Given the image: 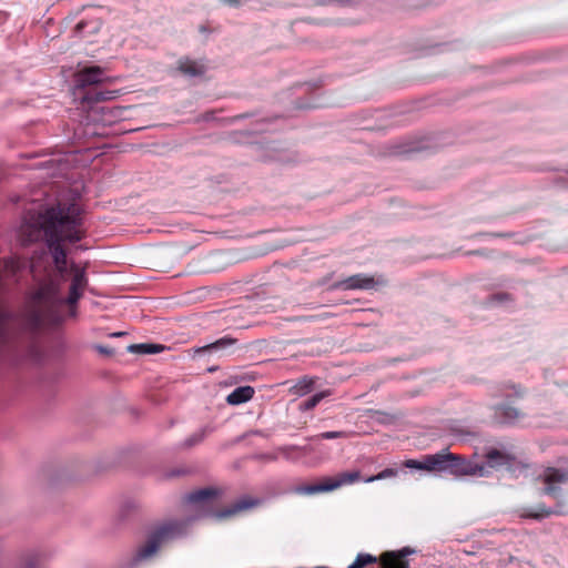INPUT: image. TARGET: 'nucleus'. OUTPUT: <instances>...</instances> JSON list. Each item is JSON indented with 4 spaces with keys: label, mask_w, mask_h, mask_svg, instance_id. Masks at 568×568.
Returning <instances> with one entry per match:
<instances>
[{
    "label": "nucleus",
    "mask_w": 568,
    "mask_h": 568,
    "mask_svg": "<svg viewBox=\"0 0 568 568\" xmlns=\"http://www.w3.org/2000/svg\"><path fill=\"white\" fill-rule=\"evenodd\" d=\"M72 281L67 300L59 295V285L52 278L40 284L30 295L26 310L24 322L31 331H38L47 324H54L60 321V310L64 303L74 305L81 298L87 285L88 277L85 268L72 263L70 266Z\"/></svg>",
    "instance_id": "obj_1"
},
{
    "label": "nucleus",
    "mask_w": 568,
    "mask_h": 568,
    "mask_svg": "<svg viewBox=\"0 0 568 568\" xmlns=\"http://www.w3.org/2000/svg\"><path fill=\"white\" fill-rule=\"evenodd\" d=\"M81 215V206L75 202H59L47 210L44 235L54 265L67 261V251L62 245L64 242L75 243L85 236Z\"/></svg>",
    "instance_id": "obj_2"
},
{
    "label": "nucleus",
    "mask_w": 568,
    "mask_h": 568,
    "mask_svg": "<svg viewBox=\"0 0 568 568\" xmlns=\"http://www.w3.org/2000/svg\"><path fill=\"white\" fill-rule=\"evenodd\" d=\"M186 532V523L168 521L154 528L148 536L145 542L139 548L138 557L146 559L169 541L183 536Z\"/></svg>",
    "instance_id": "obj_3"
},
{
    "label": "nucleus",
    "mask_w": 568,
    "mask_h": 568,
    "mask_svg": "<svg viewBox=\"0 0 568 568\" xmlns=\"http://www.w3.org/2000/svg\"><path fill=\"white\" fill-rule=\"evenodd\" d=\"M361 480V471H343L334 477H325L321 481L311 485H301L294 488L298 495H315L336 490L346 485H353Z\"/></svg>",
    "instance_id": "obj_4"
},
{
    "label": "nucleus",
    "mask_w": 568,
    "mask_h": 568,
    "mask_svg": "<svg viewBox=\"0 0 568 568\" xmlns=\"http://www.w3.org/2000/svg\"><path fill=\"white\" fill-rule=\"evenodd\" d=\"M538 479L544 485V494L554 498L561 496V486L568 484V468L547 467Z\"/></svg>",
    "instance_id": "obj_5"
},
{
    "label": "nucleus",
    "mask_w": 568,
    "mask_h": 568,
    "mask_svg": "<svg viewBox=\"0 0 568 568\" xmlns=\"http://www.w3.org/2000/svg\"><path fill=\"white\" fill-rule=\"evenodd\" d=\"M446 470L455 476H486L488 474L484 464L467 460L456 454H452V458H448Z\"/></svg>",
    "instance_id": "obj_6"
},
{
    "label": "nucleus",
    "mask_w": 568,
    "mask_h": 568,
    "mask_svg": "<svg viewBox=\"0 0 568 568\" xmlns=\"http://www.w3.org/2000/svg\"><path fill=\"white\" fill-rule=\"evenodd\" d=\"M414 552L410 547L385 551L379 556V568H410L407 556Z\"/></svg>",
    "instance_id": "obj_7"
},
{
    "label": "nucleus",
    "mask_w": 568,
    "mask_h": 568,
    "mask_svg": "<svg viewBox=\"0 0 568 568\" xmlns=\"http://www.w3.org/2000/svg\"><path fill=\"white\" fill-rule=\"evenodd\" d=\"M516 514L523 519L542 520L551 515H562L564 513L561 510L549 508L544 503H539L535 506L519 507L516 509Z\"/></svg>",
    "instance_id": "obj_8"
},
{
    "label": "nucleus",
    "mask_w": 568,
    "mask_h": 568,
    "mask_svg": "<svg viewBox=\"0 0 568 568\" xmlns=\"http://www.w3.org/2000/svg\"><path fill=\"white\" fill-rule=\"evenodd\" d=\"M257 505H258V499L245 496V497L237 499L235 503H233L229 507L214 513L213 515L217 519H225V518L236 516V515H239L243 511H246L248 509H252Z\"/></svg>",
    "instance_id": "obj_9"
},
{
    "label": "nucleus",
    "mask_w": 568,
    "mask_h": 568,
    "mask_svg": "<svg viewBox=\"0 0 568 568\" xmlns=\"http://www.w3.org/2000/svg\"><path fill=\"white\" fill-rule=\"evenodd\" d=\"M79 87H91L104 81V70L101 67L92 65L79 70L75 74Z\"/></svg>",
    "instance_id": "obj_10"
},
{
    "label": "nucleus",
    "mask_w": 568,
    "mask_h": 568,
    "mask_svg": "<svg viewBox=\"0 0 568 568\" xmlns=\"http://www.w3.org/2000/svg\"><path fill=\"white\" fill-rule=\"evenodd\" d=\"M219 496V490L214 488H203L187 494L184 501L197 505L202 510H209L212 501Z\"/></svg>",
    "instance_id": "obj_11"
},
{
    "label": "nucleus",
    "mask_w": 568,
    "mask_h": 568,
    "mask_svg": "<svg viewBox=\"0 0 568 568\" xmlns=\"http://www.w3.org/2000/svg\"><path fill=\"white\" fill-rule=\"evenodd\" d=\"M176 69L186 77H202L206 72L207 67L203 60H193L189 57H183L178 60Z\"/></svg>",
    "instance_id": "obj_12"
},
{
    "label": "nucleus",
    "mask_w": 568,
    "mask_h": 568,
    "mask_svg": "<svg viewBox=\"0 0 568 568\" xmlns=\"http://www.w3.org/2000/svg\"><path fill=\"white\" fill-rule=\"evenodd\" d=\"M525 413L508 403L495 406V419L500 424H515L517 420L523 418Z\"/></svg>",
    "instance_id": "obj_13"
},
{
    "label": "nucleus",
    "mask_w": 568,
    "mask_h": 568,
    "mask_svg": "<svg viewBox=\"0 0 568 568\" xmlns=\"http://www.w3.org/2000/svg\"><path fill=\"white\" fill-rule=\"evenodd\" d=\"M374 278L364 274L352 275L333 285L334 288L343 290H368L374 286Z\"/></svg>",
    "instance_id": "obj_14"
},
{
    "label": "nucleus",
    "mask_w": 568,
    "mask_h": 568,
    "mask_svg": "<svg viewBox=\"0 0 568 568\" xmlns=\"http://www.w3.org/2000/svg\"><path fill=\"white\" fill-rule=\"evenodd\" d=\"M45 222L43 225L26 223L21 226V240L24 244L37 242L44 234Z\"/></svg>",
    "instance_id": "obj_15"
},
{
    "label": "nucleus",
    "mask_w": 568,
    "mask_h": 568,
    "mask_svg": "<svg viewBox=\"0 0 568 568\" xmlns=\"http://www.w3.org/2000/svg\"><path fill=\"white\" fill-rule=\"evenodd\" d=\"M254 388L251 386H241L235 388L231 394L227 395L226 402L231 405H239L246 403L254 396Z\"/></svg>",
    "instance_id": "obj_16"
},
{
    "label": "nucleus",
    "mask_w": 568,
    "mask_h": 568,
    "mask_svg": "<svg viewBox=\"0 0 568 568\" xmlns=\"http://www.w3.org/2000/svg\"><path fill=\"white\" fill-rule=\"evenodd\" d=\"M236 343V339L230 336H224L211 344H207L203 347H200L196 352L197 353H211V352H221L226 349L227 347L234 345Z\"/></svg>",
    "instance_id": "obj_17"
},
{
    "label": "nucleus",
    "mask_w": 568,
    "mask_h": 568,
    "mask_svg": "<svg viewBox=\"0 0 568 568\" xmlns=\"http://www.w3.org/2000/svg\"><path fill=\"white\" fill-rule=\"evenodd\" d=\"M315 384V379L310 376H303L296 381L291 390L294 395L304 396L310 393Z\"/></svg>",
    "instance_id": "obj_18"
},
{
    "label": "nucleus",
    "mask_w": 568,
    "mask_h": 568,
    "mask_svg": "<svg viewBox=\"0 0 568 568\" xmlns=\"http://www.w3.org/2000/svg\"><path fill=\"white\" fill-rule=\"evenodd\" d=\"M163 348L164 347L162 345L149 343L133 344L129 346V351L139 354H156L161 352Z\"/></svg>",
    "instance_id": "obj_19"
},
{
    "label": "nucleus",
    "mask_w": 568,
    "mask_h": 568,
    "mask_svg": "<svg viewBox=\"0 0 568 568\" xmlns=\"http://www.w3.org/2000/svg\"><path fill=\"white\" fill-rule=\"evenodd\" d=\"M379 562V557L376 558L369 554H358L353 564L347 568H365L368 565Z\"/></svg>",
    "instance_id": "obj_20"
},
{
    "label": "nucleus",
    "mask_w": 568,
    "mask_h": 568,
    "mask_svg": "<svg viewBox=\"0 0 568 568\" xmlns=\"http://www.w3.org/2000/svg\"><path fill=\"white\" fill-rule=\"evenodd\" d=\"M331 395V392L329 390H324V392H321V393H317L315 395H313L312 397H310L308 399L304 400L300 408L302 410H311L313 408H315L323 398L327 397Z\"/></svg>",
    "instance_id": "obj_21"
},
{
    "label": "nucleus",
    "mask_w": 568,
    "mask_h": 568,
    "mask_svg": "<svg viewBox=\"0 0 568 568\" xmlns=\"http://www.w3.org/2000/svg\"><path fill=\"white\" fill-rule=\"evenodd\" d=\"M41 556L38 552H28L21 559L20 568H41Z\"/></svg>",
    "instance_id": "obj_22"
},
{
    "label": "nucleus",
    "mask_w": 568,
    "mask_h": 568,
    "mask_svg": "<svg viewBox=\"0 0 568 568\" xmlns=\"http://www.w3.org/2000/svg\"><path fill=\"white\" fill-rule=\"evenodd\" d=\"M432 456H433L435 469L438 471L446 470L448 458H452V453L444 449V450L436 453Z\"/></svg>",
    "instance_id": "obj_23"
},
{
    "label": "nucleus",
    "mask_w": 568,
    "mask_h": 568,
    "mask_svg": "<svg viewBox=\"0 0 568 568\" xmlns=\"http://www.w3.org/2000/svg\"><path fill=\"white\" fill-rule=\"evenodd\" d=\"M114 98L112 91H88L84 95V99L89 102H100V101H106Z\"/></svg>",
    "instance_id": "obj_24"
},
{
    "label": "nucleus",
    "mask_w": 568,
    "mask_h": 568,
    "mask_svg": "<svg viewBox=\"0 0 568 568\" xmlns=\"http://www.w3.org/2000/svg\"><path fill=\"white\" fill-rule=\"evenodd\" d=\"M487 462L489 467L508 464L507 455L500 453L497 449H493L487 454Z\"/></svg>",
    "instance_id": "obj_25"
},
{
    "label": "nucleus",
    "mask_w": 568,
    "mask_h": 568,
    "mask_svg": "<svg viewBox=\"0 0 568 568\" xmlns=\"http://www.w3.org/2000/svg\"><path fill=\"white\" fill-rule=\"evenodd\" d=\"M206 434H207V429L206 428L199 429L197 432L192 434L184 442V446L189 448V447H193V446L197 445L199 443H201L205 438Z\"/></svg>",
    "instance_id": "obj_26"
},
{
    "label": "nucleus",
    "mask_w": 568,
    "mask_h": 568,
    "mask_svg": "<svg viewBox=\"0 0 568 568\" xmlns=\"http://www.w3.org/2000/svg\"><path fill=\"white\" fill-rule=\"evenodd\" d=\"M397 474H398L397 469H395V468H386V469L382 470L381 473H378L377 475L367 477L365 479V481L366 483H373V481H376V480H382V479H386V478H389V477H395V476H397Z\"/></svg>",
    "instance_id": "obj_27"
},
{
    "label": "nucleus",
    "mask_w": 568,
    "mask_h": 568,
    "mask_svg": "<svg viewBox=\"0 0 568 568\" xmlns=\"http://www.w3.org/2000/svg\"><path fill=\"white\" fill-rule=\"evenodd\" d=\"M347 434L345 432H324L316 435L315 439H336V438H346Z\"/></svg>",
    "instance_id": "obj_28"
},
{
    "label": "nucleus",
    "mask_w": 568,
    "mask_h": 568,
    "mask_svg": "<svg viewBox=\"0 0 568 568\" xmlns=\"http://www.w3.org/2000/svg\"><path fill=\"white\" fill-rule=\"evenodd\" d=\"M9 318V314L0 307V342L6 338V322Z\"/></svg>",
    "instance_id": "obj_29"
},
{
    "label": "nucleus",
    "mask_w": 568,
    "mask_h": 568,
    "mask_svg": "<svg viewBox=\"0 0 568 568\" xmlns=\"http://www.w3.org/2000/svg\"><path fill=\"white\" fill-rule=\"evenodd\" d=\"M423 467H424V470H428V471L436 470L435 466H434V462H433V456L432 455H426L424 457Z\"/></svg>",
    "instance_id": "obj_30"
},
{
    "label": "nucleus",
    "mask_w": 568,
    "mask_h": 568,
    "mask_svg": "<svg viewBox=\"0 0 568 568\" xmlns=\"http://www.w3.org/2000/svg\"><path fill=\"white\" fill-rule=\"evenodd\" d=\"M404 465L407 468H415V469L424 470L423 462H419V460H416V459H407Z\"/></svg>",
    "instance_id": "obj_31"
},
{
    "label": "nucleus",
    "mask_w": 568,
    "mask_h": 568,
    "mask_svg": "<svg viewBox=\"0 0 568 568\" xmlns=\"http://www.w3.org/2000/svg\"><path fill=\"white\" fill-rule=\"evenodd\" d=\"M55 268H57L58 273L61 276L64 275L67 273V271H68V263H67V261L64 262V264H57Z\"/></svg>",
    "instance_id": "obj_32"
},
{
    "label": "nucleus",
    "mask_w": 568,
    "mask_h": 568,
    "mask_svg": "<svg viewBox=\"0 0 568 568\" xmlns=\"http://www.w3.org/2000/svg\"><path fill=\"white\" fill-rule=\"evenodd\" d=\"M514 390H515V395L516 397H523L524 394H525V389L521 388L520 386H513Z\"/></svg>",
    "instance_id": "obj_33"
},
{
    "label": "nucleus",
    "mask_w": 568,
    "mask_h": 568,
    "mask_svg": "<svg viewBox=\"0 0 568 568\" xmlns=\"http://www.w3.org/2000/svg\"><path fill=\"white\" fill-rule=\"evenodd\" d=\"M230 6L236 7L240 4L241 0H224Z\"/></svg>",
    "instance_id": "obj_34"
},
{
    "label": "nucleus",
    "mask_w": 568,
    "mask_h": 568,
    "mask_svg": "<svg viewBox=\"0 0 568 568\" xmlns=\"http://www.w3.org/2000/svg\"><path fill=\"white\" fill-rule=\"evenodd\" d=\"M85 26H87V23H85L84 21H80V22L77 24V29H78V30H82V29H84V28H85Z\"/></svg>",
    "instance_id": "obj_35"
}]
</instances>
